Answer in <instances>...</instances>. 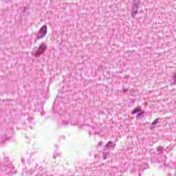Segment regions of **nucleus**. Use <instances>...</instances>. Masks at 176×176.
Wrapping results in <instances>:
<instances>
[{
	"instance_id": "obj_1",
	"label": "nucleus",
	"mask_w": 176,
	"mask_h": 176,
	"mask_svg": "<svg viewBox=\"0 0 176 176\" xmlns=\"http://www.w3.org/2000/svg\"><path fill=\"white\" fill-rule=\"evenodd\" d=\"M46 34H47V27L46 25L43 26L37 34L38 39H42Z\"/></svg>"
},
{
	"instance_id": "obj_2",
	"label": "nucleus",
	"mask_w": 176,
	"mask_h": 176,
	"mask_svg": "<svg viewBox=\"0 0 176 176\" xmlns=\"http://www.w3.org/2000/svg\"><path fill=\"white\" fill-rule=\"evenodd\" d=\"M46 50V45H42L38 47V51L36 52L37 56H39V54H42L43 52Z\"/></svg>"
},
{
	"instance_id": "obj_3",
	"label": "nucleus",
	"mask_w": 176,
	"mask_h": 176,
	"mask_svg": "<svg viewBox=\"0 0 176 176\" xmlns=\"http://www.w3.org/2000/svg\"><path fill=\"white\" fill-rule=\"evenodd\" d=\"M141 111V109L140 108H137V109H135L133 111H132V113L134 115L135 113H139V112Z\"/></svg>"
},
{
	"instance_id": "obj_4",
	"label": "nucleus",
	"mask_w": 176,
	"mask_h": 176,
	"mask_svg": "<svg viewBox=\"0 0 176 176\" xmlns=\"http://www.w3.org/2000/svg\"><path fill=\"white\" fill-rule=\"evenodd\" d=\"M159 119H156L155 120L153 121V122L152 123V124H157Z\"/></svg>"
},
{
	"instance_id": "obj_5",
	"label": "nucleus",
	"mask_w": 176,
	"mask_h": 176,
	"mask_svg": "<svg viewBox=\"0 0 176 176\" xmlns=\"http://www.w3.org/2000/svg\"><path fill=\"white\" fill-rule=\"evenodd\" d=\"M173 78H176V73L175 74V75L173 76Z\"/></svg>"
},
{
	"instance_id": "obj_6",
	"label": "nucleus",
	"mask_w": 176,
	"mask_h": 176,
	"mask_svg": "<svg viewBox=\"0 0 176 176\" xmlns=\"http://www.w3.org/2000/svg\"><path fill=\"white\" fill-rule=\"evenodd\" d=\"M102 144V142H99V145H101Z\"/></svg>"
}]
</instances>
